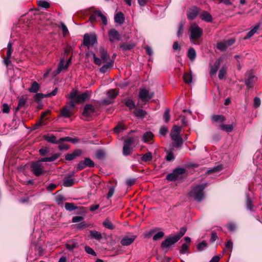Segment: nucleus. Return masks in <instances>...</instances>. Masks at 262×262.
Here are the masks:
<instances>
[{
    "label": "nucleus",
    "instance_id": "f03ea898",
    "mask_svg": "<svg viewBox=\"0 0 262 262\" xmlns=\"http://www.w3.org/2000/svg\"><path fill=\"white\" fill-rule=\"evenodd\" d=\"M89 54H91L94 58V62L98 65L100 66L102 63H105L108 61L110 56L107 54V51L103 48H100L99 50V55L100 58L96 56V54L93 52H91Z\"/></svg>",
    "mask_w": 262,
    "mask_h": 262
},
{
    "label": "nucleus",
    "instance_id": "0e129e2a",
    "mask_svg": "<svg viewBox=\"0 0 262 262\" xmlns=\"http://www.w3.org/2000/svg\"><path fill=\"white\" fill-rule=\"evenodd\" d=\"M47 141L49 142L52 143H58V141H57L56 140V138L54 136H51L47 139Z\"/></svg>",
    "mask_w": 262,
    "mask_h": 262
},
{
    "label": "nucleus",
    "instance_id": "8fccbe9b",
    "mask_svg": "<svg viewBox=\"0 0 262 262\" xmlns=\"http://www.w3.org/2000/svg\"><path fill=\"white\" fill-rule=\"evenodd\" d=\"M125 104L130 109L134 108L135 107V104L134 102L130 99H126L125 100Z\"/></svg>",
    "mask_w": 262,
    "mask_h": 262
},
{
    "label": "nucleus",
    "instance_id": "393cba45",
    "mask_svg": "<svg viewBox=\"0 0 262 262\" xmlns=\"http://www.w3.org/2000/svg\"><path fill=\"white\" fill-rule=\"evenodd\" d=\"M72 111L69 107L65 106L61 110L60 115L64 118H69L72 115Z\"/></svg>",
    "mask_w": 262,
    "mask_h": 262
},
{
    "label": "nucleus",
    "instance_id": "774afa93",
    "mask_svg": "<svg viewBox=\"0 0 262 262\" xmlns=\"http://www.w3.org/2000/svg\"><path fill=\"white\" fill-rule=\"evenodd\" d=\"M228 229L231 231H234L236 229V225L233 223H229L227 225Z\"/></svg>",
    "mask_w": 262,
    "mask_h": 262
},
{
    "label": "nucleus",
    "instance_id": "09e8293b",
    "mask_svg": "<svg viewBox=\"0 0 262 262\" xmlns=\"http://www.w3.org/2000/svg\"><path fill=\"white\" fill-rule=\"evenodd\" d=\"M184 23L183 22H181L179 24L178 31L177 32V36L180 37L182 36L183 33V28H184Z\"/></svg>",
    "mask_w": 262,
    "mask_h": 262
},
{
    "label": "nucleus",
    "instance_id": "ea45409f",
    "mask_svg": "<svg viewBox=\"0 0 262 262\" xmlns=\"http://www.w3.org/2000/svg\"><path fill=\"white\" fill-rule=\"evenodd\" d=\"M64 62H65V61H64V58L61 59L60 60V62L58 65V70H58L57 72L58 73L59 72H60L62 70L67 69L68 68V65L66 64H64Z\"/></svg>",
    "mask_w": 262,
    "mask_h": 262
},
{
    "label": "nucleus",
    "instance_id": "c85d7f7f",
    "mask_svg": "<svg viewBox=\"0 0 262 262\" xmlns=\"http://www.w3.org/2000/svg\"><path fill=\"white\" fill-rule=\"evenodd\" d=\"M154 135L151 132H147L143 135V140L144 142L147 143L152 140Z\"/></svg>",
    "mask_w": 262,
    "mask_h": 262
},
{
    "label": "nucleus",
    "instance_id": "e2e57ef3",
    "mask_svg": "<svg viewBox=\"0 0 262 262\" xmlns=\"http://www.w3.org/2000/svg\"><path fill=\"white\" fill-rule=\"evenodd\" d=\"M260 103H261V101H260V98H259L258 97H255L254 99L253 105H254V107L257 108L258 107H259L260 106Z\"/></svg>",
    "mask_w": 262,
    "mask_h": 262
},
{
    "label": "nucleus",
    "instance_id": "6ab92c4d",
    "mask_svg": "<svg viewBox=\"0 0 262 262\" xmlns=\"http://www.w3.org/2000/svg\"><path fill=\"white\" fill-rule=\"evenodd\" d=\"M91 92L90 91H86L85 92L78 95L76 99V103H81L85 101L86 100L90 98Z\"/></svg>",
    "mask_w": 262,
    "mask_h": 262
},
{
    "label": "nucleus",
    "instance_id": "cd10ccee",
    "mask_svg": "<svg viewBox=\"0 0 262 262\" xmlns=\"http://www.w3.org/2000/svg\"><path fill=\"white\" fill-rule=\"evenodd\" d=\"M66 248L70 251H73L77 247L78 243L75 240H72L68 242L66 245Z\"/></svg>",
    "mask_w": 262,
    "mask_h": 262
},
{
    "label": "nucleus",
    "instance_id": "aec40b11",
    "mask_svg": "<svg viewBox=\"0 0 262 262\" xmlns=\"http://www.w3.org/2000/svg\"><path fill=\"white\" fill-rule=\"evenodd\" d=\"M226 118L223 115H213L211 117V121L213 123L223 124V122L225 121Z\"/></svg>",
    "mask_w": 262,
    "mask_h": 262
},
{
    "label": "nucleus",
    "instance_id": "4468645a",
    "mask_svg": "<svg viewBox=\"0 0 262 262\" xmlns=\"http://www.w3.org/2000/svg\"><path fill=\"white\" fill-rule=\"evenodd\" d=\"M234 42V40L229 39L224 40L218 42L217 44V48L221 51H225L227 48L232 45Z\"/></svg>",
    "mask_w": 262,
    "mask_h": 262
},
{
    "label": "nucleus",
    "instance_id": "4d7b16f0",
    "mask_svg": "<svg viewBox=\"0 0 262 262\" xmlns=\"http://www.w3.org/2000/svg\"><path fill=\"white\" fill-rule=\"evenodd\" d=\"M164 235V233L162 231L158 232L157 233H156L154 236H153V240L154 241H157L161 238H162Z\"/></svg>",
    "mask_w": 262,
    "mask_h": 262
},
{
    "label": "nucleus",
    "instance_id": "72a5a7b5",
    "mask_svg": "<svg viewBox=\"0 0 262 262\" xmlns=\"http://www.w3.org/2000/svg\"><path fill=\"white\" fill-rule=\"evenodd\" d=\"M227 67L226 66H223L219 71V78L220 79H223L227 73Z\"/></svg>",
    "mask_w": 262,
    "mask_h": 262
},
{
    "label": "nucleus",
    "instance_id": "58836bf2",
    "mask_svg": "<svg viewBox=\"0 0 262 262\" xmlns=\"http://www.w3.org/2000/svg\"><path fill=\"white\" fill-rule=\"evenodd\" d=\"M103 225L106 228L111 230H112L115 228V226L113 225V224L108 219H106L104 221V222H103Z\"/></svg>",
    "mask_w": 262,
    "mask_h": 262
},
{
    "label": "nucleus",
    "instance_id": "473e14b6",
    "mask_svg": "<svg viewBox=\"0 0 262 262\" xmlns=\"http://www.w3.org/2000/svg\"><path fill=\"white\" fill-rule=\"evenodd\" d=\"M172 140L173 141V146L177 148L181 147L183 143V139L181 137L176 138L175 139H172Z\"/></svg>",
    "mask_w": 262,
    "mask_h": 262
},
{
    "label": "nucleus",
    "instance_id": "7c9ffc66",
    "mask_svg": "<svg viewBox=\"0 0 262 262\" xmlns=\"http://www.w3.org/2000/svg\"><path fill=\"white\" fill-rule=\"evenodd\" d=\"M255 77L254 76H250L249 78L245 80V84L248 88L252 87L253 83L255 80Z\"/></svg>",
    "mask_w": 262,
    "mask_h": 262
},
{
    "label": "nucleus",
    "instance_id": "603ef678",
    "mask_svg": "<svg viewBox=\"0 0 262 262\" xmlns=\"http://www.w3.org/2000/svg\"><path fill=\"white\" fill-rule=\"evenodd\" d=\"M12 52H13L12 45V43L10 42H9L7 45V57H11Z\"/></svg>",
    "mask_w": 262,
    "mask_h": 262
},
{
    "label": "nucleus",
    "instance_id": "69168bd1",
    "mask_svg": "<svg viewBox=\"0 0 262 262\" xmlns=\"http://www.w3.org/2000/svg\"><path fill=\"white\" fill-rule=\"evenodd\" d=\"M83 220V217L81 216H76L73 217V223H78L82 221Z\"/></svg>",
    "mask_w": 262,
    "mask_h": 262
},
{
    "label": "nucleus",
    "instance_id": "1a4fd4ad",
    "mask_svg": "<svg viewBox=\"0 0 262 262\" xmlns=\"http://www.w3.org/2000/svg\"><path fill=\"white\" fill-rule=\"evenodd\" d=\"M95 165L94 162L89 158H86L83 161H81L77 166L78 171L81 170L86 167H93Z\"/></svg>",
    "mask_w": 262,
    "mask_h": 262
},
{
    "label": "nucleus",
    "instance_id": "a211bd4d",
    "mask_svg": "<svg viewBox=\"0 0 262 262\" xmlns=\"http://www.w3.org/2000/svg\"><path fill=\"white\" fill-rule=\"evenodd\" d=\"M136 237V235L125 236L122 238L120 243L122 246H129L134 242Z\"/></svg>",
    "mask_w": 262,
    "mask_h": 262
},
{
    "label": "nucleus",
    "instance_id": "20e7f679",
    "mask_svg": "<svg viewBox=\"0 0 262 262\" xmlns=\"http://www.w3.org/2000/svg\"><path fill=\"white\" fill-rule=\"evenodd\" d=\"M31 168L33 173L36 176H39L45 172L41 160L33 162L31 165Z\"/></svg>",
    "mask_w": 262,
    "mask_h": 262
},
{
    "label": "nucleus",
    "instance_id": "338daca9",
    "mask_svg": "<svg viewBox=\"0 0 262 262\" xmlns=\"http://www.w3.org/2000/svg\"><path fill=\"white\" fill-rule=\"evenodd\" d=\"M168 132V129L165 126L161 127L160 129V134L162 136H165Z\"/></svg>",
    "mask_w": 262,
    "mask_h": 262
},
{
    "label": "nucleus",
    "instance_id": "13d9d810",
    "mask_svg": "<svg viewBox=\"0 0 262 262\" xmlns=\"http://www.w3.org/2000/svg\"><path fill=\"white\" fill-rule=\"evenodd\" d=\"M66 201V198L62 195H58L56 198V202L58 205H60Z\"/></svg>",
    "mask_w": 262,
    "mask_h": 262
},
{
    "label": "nucleus",
    "instance_id": "0eeeda50",
    "mask_svg": "<svg viewBox=\"0 0 262 262\" xmlns=\"http://www.w3.org/2000/svg\"><path fill=\"white\" fill-rule=\"evenodd\" d=\"M97 43V37L95 34H85L83 36V45L89 48Z\"/></svg>",
    "mask_w": 262,
    "mask_h": 262
},
{
    "label": "nucleus",
    "instance_id": "423d86ee",
    "mask_svg": "<svg viewBox=\"0 0 262 262\" xmlns=\"http://www.w3.org/2000/svg\"><path fill=\"white\" fill-rule=\"evenodd\" d=\"M185 172V169L183 168H177L173 170L172 172L167 175L166 179L170 181H175L181 178Z\"/></svg>",
    "mask_w": 262,
    "mask_h": 262
},
{
    "label": "nucleus",
    "instance_id": "7ed1b4c3",
    "mask_svg": "<svg viewBox=\"0 0 262 262\" xmlns=\"http://www.w3.org/2000/svg\"><path fill=\"white\" fill-rule=\"evenodd\" d=\"M135 140L133 137H127L124 141L123 147V155L128 156L132 153L133 147V145L135 143Z\"/></svg>",
    "mask_w": 262,
    "mask_h": 262
},
{
    "label": "nucleus",
    "instance_id": "9d476101",
    "mask_svg": "<svg viewBox=\"0 0 262 262\" xmlns=\"http://www.w3.org/2000/svg\"><path fill=\"white\" fill-rule=\"evenodd\" d=\"M96 16H99L101 18L102 23L104 25H106L107 24V20L105 15H104L101 11L96 10L93 14L90 17V20L91 23H94L96 21Z\"/></svg>",
    "mask_w": 262,
    "mask_h": 262
},
{
    "label": "nucleus",
    "instance_id": "6e6552de",
    "mask_svg": "<svg viewBox=\"0 0 262 262\" xmlns=\"http://www.w3.org/2000/svg\"><path fill=\"white\" fill-rule=\"evenodd\" d=\"M154 95V92H149V91L145 88H141L140 89L139 96L142 101L146 102L151 99Z\"/></svg>",
    "mask_w": 262,
    "mask_h": 262
},
{
    "label": "nucleus",
    "instance_id": "ddd939ff",
    "mask_svg": "<svg viewBox=\"0 0 262 262\" xmlns=\"http://www.w3.org/2000/svg\"><path fill=\"white\" fill-rule=\"evenodd\" d=\"M96 112L95 107L91 104H87L85 105L82 114L83 116L90 117L93 116Z\"/></svg>",
    "mask_w": 262,
    "mask_h": 262
},
{
    "label": "nucleus",
    "instance_id": "c9c22d12",
    "mask_svg": "<svg viewBox=\"0 0 262 262\" xmlns=\"http://www.w3.org/2000/svg\"><path fill=\"white\" fill-rule=\"evenodd\" d=\"M220 127L222 130L226 132H231L233 129V125L231 124L225 125L224 124H220Z\"/></svg>",
    "mask_w": 262,
    "mask_h": 262
},
{
    "label": "nucleus",
    "instance_id": "680f3d73",
    "mask_svg": "<svg viewBox=\"0 0 262 262\" xmlns=\"http://www.w3.org/2000/svg\"><path fill=\"white\" fill-rule=\"evenodd\" d=\"M170 115L169 110H166L164 114L163 118L165 122H168L170 120Z\"/></svg>",
    "mask_w": 262,
    "mask_h": 262
},
{
    "label": "nucleus",
    "instance_id": "c03bdc74",
    "mask_svg": "<svg viewBox=\"0 0 262 262\" xmlns=\"http://www.w3.org/2000/svg\"><path fill=\"white\" fill-rule=\"evenodd\" d=\"M26 103V100L24 98H20L19 99L18 104L16 108V112H17L20 108L23 107Z\"/></svg>",
    "mask_w": 262,
    "mask_h": 262
},
{
    "label": "nucleus",
    "instance_id": "b1692460",
    "mask_svg": "<svg viewBox=\"0 0 262 262\" xmlns=\"http://www.w3.org/2000/svg\"><path fill=\"white\" fill-rule=\"evenodd\" d=\"M89 236L91 238L95 239L98 241L100 240L102 238L101 233L96 230H90Z\"/></svg>",
    "mask_w": 262,
    "mask_h": 262
},
{
    "label": "nucleus",
    "instance_id": "6e6d98bb",
    "mask_svg": "<svg viewBox=\"0 0 262 262\" xmlns=\"http://www.w3.org/2000/svg\"><path fill=\"white\" fill-rule=\"evenodd\" d=\"M84 249H85V252L89 254H91L92 255H94V256H96V252L94 251V250L91 248L90 247L88 246H85L84 247Z\"/></svg>",
    "mask_w": 262,
    "mask_h": 262
},
{
    "label": "nucleus",
    "instance_id": "bb28decb",
    "mask_svg": "<svg viewBox=\"0 0 262 262\" xmlns=\"http://www.w3.org/2000/svg\"><path fill=\"white\" fill-rule=\"evenodd\" d=\"M260 25V23L257 24L244 37V39H247L251 37L258 30Z\"/></svg>",
    "mask_w": 262,
    "mask_h": 262
},
{
    "label": "nucleus",
    "instance_id": "bf43d9fd",
    "mask_svg": "<svg viewBox=\"0 0 262 262\" xmlns=\"http://www.w3.org/2000/svg\"><path fill=\"white\" fill-rule=\"evenodd\" d=\"M222 169V166L221 165H218L216 167H214L212 168V169H210L207 171L208 173L216 172V171H220Z\"/></svg>",
    "mask_w": 262,
    "mask_h": 262
},
{
    "label": "nucleus",
    "instance_id": "e433bc0d",
    "mask_svg": "<svg viewBox=\"0 0 262 262\" xmlns=\"http://www.w3.org/2000/svg\"><path fill=\"white\" fill-rule=\"evenodd\" d=\"M134 114L137 117L143 118L146 115V111H144L142 109H138L136 110L134 112Z\"/></svg>",
    "mask_w": 262,
    "mask_h": 262
},
{
    "label": "nucleus",
    "instance_id": "79ce46f5",
    "mask_svg": "<svg viewBox=\"0 0 262 262\" xmlns=\"http://www.w3.org/2000/svg\"><path fill=\"white\" fill-rule=\"evenodd\" d=\"M184 80L185 83L190 84L192 82V77L190 74L185 73L183 76Z\"/></svg>",
    "mask_w": 262,
    "mask_h": 262
},
{
    "label": "nucleus",
    "instance_id": "dca6fc26",
    "mask_svg": "<svg viewBox=\"0 0 262 262\" xmlns=\"http://www.w3.org/2000/svg\"><path fill=\"white\" fill-rule=\"evenodd\" d=\"M199 11L200 9L199 8L195 6L191 7L187 11V15L188 18L190 20L194 19L198 15Z\"/></svg>",
    "mask_w": 262,
    "mask_h": 262
},
{
    "label": "nucleus",
    "instance_id": "864d4df0",
    "mask_svg": "<svg viewBox=\"0 0 262 262\" xmlns=\"http://www.w3.org/2000/svg\"><path fill=\"white\" fill-rule=\"evenodd\" d=\"M186 228L185 227H182L180 229V230L178 234L174 235L176 237L178 238L179 240L186 233Z\"/></svg>",
    "mask_w": 262,
    "mask_h": 262
},
{
    "label": "nucleus",
    "instance_id": "f257e3e1",
    "mask_svg": "<svg viewBox=\"0 0 262 262\" xmlns=\"http://www.w3.org/2000/svg\"><path fill=\"white\" fill-rule=\"evenodd\" d=\"M206 185V183H204L193 187L189 193V196L198 202L202 201L204 198V190Z\"/></svg>",
    "mask_w": 262,
    "mask_h": 262
},
{
    "label": "nucleus",
    "instance_id": "4c0bfd02",
    "mask_svg": "<svg viewBox=\"0 0 262 262\" xmlns=\"http://www.w3.org/2000/svg\"><path fill=\"white\" fill-rule=\"evenodd\" d=\"M65 208L67 211H72L76 209L78 207L76 206L74 203H66Z\"/></svg>",
    "mask_w": 262,
    "mask_h": 262
},
{
    "label": "nucleus",
    "instance_id": "f704fd0d",
    "mask_svg": "<svg viewBox=\"0 0 262 262\" xmlns=\"http://www.w3.org/2000/svg\"><path fill=\"white\" fill-rule=\"evenodd\" d=\"M39 84L37 82L34 81L31 86L29 89V91L31 93H36L39 90Z\"/></svg>",
    "mask_w": 262,
    "mask_h": 262
},
{
    "label": "nucleus",
    "instance_id": "3c124183",
    "mask_svg": "<svg viewBox=\"0 0 262 262\" xmlns=\"http://www.w3.org/2000/svg\"><path fill=\"white\" fill-rule=\"evenodd\" d=\"M207 247V244L205 241H203L199 243L197 246L199 251H202Z\"/></svg>",
    "mask_w": 262,
    "mask_h": 262
},
{
    "label": "nucleus",
    "instance_id": "2eb2a0df",
    "mask_svg": "<svg viewBox=\"0 0 262 262\" xmlns=\"http://www.w3.org/2000/svg\"><path fill=\"white\" fill-rule=\"evenodd\" d=\"M108 35L110 41L113 42L115 40H120V35L119 32L115 29H112L108 31Z\"/></svg>",
    "mask_w": 262,
    "mask_h": 262
},
{
    "label": "nucleus",
    "instance_id": "49530a36",
    "mask_svg": "<svg viewBox=\"0 0 262 262\" xmlns=\"http://www.w3.org/2000/svg\"><path fill=\"white\" fill-rule=\"evenodd\" d=\"M117 95L115 89H112L107 92V96L110 99H113Z\"/></svg>",
    "mask_w": 262,
    "mask_h": 262
},
{
    "label": "nucleus",
    "instance_id": "9b49d317",
    "mask_svg": "<svg viewBox=\"0 0 262 262\" xmlns=\"http://www.w3.org/2000/svg\"><path fill=\"white\" fill-rule=\"evenodd\" d=\"M178 241V238L174 235L170 236L161 243V247L162 248L169 247L171 245L176 243Z\"/></svg>",
    "mask_w": 262,
    "mask_h": 262
},
{
    "label": "nucleus",
    "instance_id": "f8f14e48",
    "mask_svg": "<svg viewBox=\"0 0 262 262\" xmlns=\"http://www.w3.org/2000/svg\"><path fill=\"white\" fill-rule=\"evenodd\" d=\"M58 92V89L57 88L51 93L47 94H42V93H37L35 95L34 99L35 101L37 102H39L42 98L45 97H50L51 96H55L57 94Z\"/></svg>",
    "mask_w": 262,
    "mask_h": 262
},
{
    "label": "nucleus",
    "instance_id": "39448f33",
    "mask_svg": "<svg viewBox=\"0 0 262 262\" xmlns=\"http://www.w3.org/2000/svg\"><path fill=\"white\" fill-rule=\"evenodd\" d=\"M190 39L192 40L198 39L202 34V30L195 23H192L190 27Z\"/></svg>",
    "mask_w": 262,
    "mask_h": 262
},
{
    "label": "nucleus",
    "instance_id": "2f4dec72",
    "mask_svg": "<svg viewBox=\"0 0 262 262\" xmlns=\"http://www.w3.org/2000/svg\"><path fill=\"white\" fill-rule=\"evenodd\" d=\"M187 56L190 60L193 61L196 57V52L195 50L192 48H190L188 50Z\"/></svg>",
    "mask_w": 262,
    "mask_h": 262
},
{
    "label": "nucleus",
    "instance_id": "052dcab7",
    "mask_svg": "<svg viewBox=\"0 0 262 262\" xmlns=\"http://www.w3.org/2000/svg\"><path fill=\"white\" fill-rule=\"evenodd\" d=\"M105 153L102 150H98L96 152V157L98 159H102L104 157Z\"/></svg>",
    "mask_w": 262,
    "mask_h": 262
},
{
    "label": "nucleus",
    "instance_id": "a878e982",
    "mask_svg": "<svg viewBox=\"0 0 262 262\" xmlns=\"http://www.w3.org/2000/svg\"><path fill=\"white\" fill-rule=\"evenodd\" d=\"M200 17L202 20L207 22H211L212 20V16L207 11H203L200 14Z\"/></svg>",
    "mask_w": 262,
    "mask_h": 262
},
{
    "label": "nucleus",
    "instance_id": "a18cd8bd",
    "mask_svg": "<svg viewBox=\"0 0 262 262\" xmlns=\"http://www.w3.org/2000/svg\"><path fill=\"white\" fill-rule=\"evenodd\" d=\"M189 246L186 243H184L182 244L181 248L180 250V253L181 254H185L188 253Z\"/></svg>",
    "mask_w": 262,
    "mask_h": 262
},
{
    "label": "nucleus",
    "instance_id": "f3484780",
    "mask_svg": "<svg viewBox=\"0 0 262 262\" xmlns=\"http://www.w3.org/2000/svg\"><path fill=\"white\" fill-rule=\"evenodd\" d=\"M222 61V58L220 57L215 60L214 65L210 67V74L211 76H213L216 74Z\"/></svg>",
    "mask_w": 262,
    "mask_h": 262
},
{
    "label": "nucleus",
    "instance_id": "a19ab883",
    "mask_svg": "<svg viewBox=\"0 0 262 262\" xmlns=\"http://www.w3.org/2000/svg\"><path fill=\"white\" fill-rule=\"evenodd\" d=\"M152 154L150 152H148L143 155L141 158V160L144 162L150 161L152 160Z\"/></svg>",
    "mask_w": 262,
    "mask_h": 262
},
{
    "label": "nucleus",
    "instance_id": "5701e85b",
    "mask_svg": "<svg viewBox=\"0 0 262 262\" xmlns=\"http://www.w3.org/2000/svg\"><path fill=\"white\" fill-rule=\"evenodd\" d=\"M114 64V61L111 60L105 62V64L100 68V72L102 73H105L108 70L112 68Z\"/></svg>",
    "mask_w": 262,
    "mask_h": 262
},
{
    "label": "nucleus",
    "instance_id": "37998d69",
    "mask_svg": "<svg viewBox=\"0 0 262 262\" xmlns=\"http://www.w3.org/2000/svg\"><path fill=\"white\" fill-rule=\"evenodd\" d=\"M78 95V91L73 89L70 92L69 98L76 102V99Z\"/></svg>",
    "mask_w": 262,
    "mask_h": 262
},
{
    "label": "nucleus",
    "instance_id": "c756f323",
    "mask_svg": "<svg viewBox=\"0 0 262 262\" xmlns=\"http://www.w3.org/2000/svg\"><path fill=\"white\" fill-rule=\"evenodd\" d=\"M59 156H60L59 154L56 153V154H53L50 157L44 158L41 159L40 160L42 162H52V161H54L55 160H56L57 159H58Z\"/></svg>",
    "mask_w": 262,
    "mask_h": 262
},
{
    "label": "nucleus",
    "instance_id": "4be33fe9",
    "mask_svg": "<svg viewBox=\"0 0 262 262\" xmlns=\"http://www.w3.org/2000/svg\"><path fill=\"white\" fill-rule=\"evenodd\" d=\"M115 23L119 24H123L125 20V18L123 13L119 12L116 14L114 17Z\"/></svg>",
    "mask_w": 262,
    "mask_h": 262
},
{
    "label": "nucleus",
    "instance_id": "5fc2aeb1",
    "mask_svg": "<svg viewBox=\"0 0 262 262\" xmlns=\"http://www.w3.org/2000/svg\"><path fill=\"white\" fill-rule=\"evenodd\" d=\"M38 5L39 7L44 8H48L50 7V4L45 1H40L38 2Z\"/></svg>",
    "mask_w": 262,
    "mask_h": 262
},
{
    "label": "nucleus",
    "instance_id": "412c9836",
    "mask_svg": "<svg viewBox=\"0 0 262 262\" xmlns=\"http://www.w3.org/2000/svg\"><path fill=\"white\" fill-rule=\"evenodd\" d=\"M75 181V180L70 176L66 177L63 180L62 185L64 187H71L74 184Z\"/></svg>",
    "mask_w": 262,
    "mask_h": 262
},
{
    "label": "nucleus",
    "instance_id": "de8ad7c7",
    "mask_svg": "<svg viewBox=\"0 0 262 262\" xmlns=\"http://www.w3.org/2000/svg\"><path fill=\"white\" fill-rule=\"evenodd\" d=\"M246 205L248 209L251 210L252 209L253 205L251 200L248 194L246 195Z\"/></svg>",
    "mask_w": 262,
    "mask_h": 262
}]
</instances>
